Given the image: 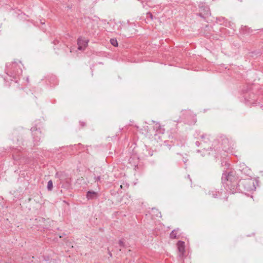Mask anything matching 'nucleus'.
<instances>
[{
  "label": "nucleus",
  "instance_id": "f257e3e1",
  "mask_svg": "<svg viewBox=\"0 0 263 263\" xmlns=\"http://www.w3.org/2000/svg\"><path fill=\"white\" fill-rule=\"evenodd\" d=\"M17 67V64L15 62L10 66L7 65L6 69L7 74L11 77H14L16 75L20 74L22 72V70L21 68L18 69Z\"/></svg>",
  "mask_w": 263,
  "mask_h": 263
},
{
  "label": "nucleus",
  "instance_id": "f03ea898",
  "mask_svg": "<svg viewBox=\"0 0 263 263\" xmlns=\"http://www.w3.org/2000/svg\"><path fill=\"white\" fill-rule=\"evenodd\" d=\"M178 256L180 258H182L184 256L185 253V243L182 241H179L177 243Z\"/></svg>",
  "mask_w": 263,
  "mask_h": 263
},
{
  "label": "nucleus",
  "instance_id": "7ed1b4c3",
  "mask_svg": "<svg viewBox=\"0 0 263 263\" xmlns=\"http://www.w3.org/2000/svg\"><path fill=\"white\" fill-rule=\"evenodd\" d=\"M88 43V40L82 37L79 38L78 40V49L80 50H84L87 46Z\"/></svg>",
  "mask_w": 263,
  "mask_h": 263
},
{
  "label": "nucleus",
  "instance_id": "20e7f679",
  "mask_svg": "<svg viewBox=\"0 0 263 263\" xmlns=\"http://www.w3.org/2000/svg\"><path fill=\"white\" fill-rule=\"evenodd\" d=\"M221 145L224 151H228L232 147V142H230L227 138H224L222 139Z\"/></svg>",
  "mask_w": 263,
  "mask_h": 263
},
{
  "label": "nucleus",
  "instance_id": "39448f33",
  "mask_svg": "<svg viewBox=\"0 0 263 263\" xmlns=\"http://www.w3.org/2000/svg\"><path fill=\"white\" fill-rule=\"evenodd\" d=\"M233 174L231 172L224 173L222 174L221 180L223 183H226V181H232L233 178Z\"/></svg>",
  "mask_w": 263,
  "mask_h": 263
},
{
  "label": "nucleus",
  "instance_id": "423d86ee",
  "mask_svg": "<svg viewBox=\"0 0 263 263\" xmlns=\"http://www.w3.org/2000/svg\"><path fill=\"white\" fill-rule=\"evenodd\" d=\"M31 130L32 132L34 131V133L33 134V139H34V141H39V139H40V136H39L38 138V136L41 135V132L40 130H38L37 129H34V128H32Z\"/></svg>",
  "mask_w": 263,
  "mask_h": 263
},
{
  "label": "nucleus",
  "instance_id": "0eeeda50",
  "mask_svg": "<svg viewBox=\"0 0 263 263\" xmlns=\"http://www.w3.org/2000/svg\"><path fill=\"white\" fill-rule=\"evenodd\" d=\"M86 196L88 199H92L97 198V193L94 191H88L87 193Z\"/></svg>",
  "mask_w": 263,
  "mask_h": 263
},
{
  "label": "nucleus",
  "instance_id": "6e6552de",
  "mask_svg": "<svg viewBox=\"0 0 263 263\" xmlns=\"http://www.w3.org/2000/svg\"><path fill=\"white\" fill-rule=\"evenodd\" d=\"M179 230L178 229L174 230L172 231V232L170 234V237L172 239H175L178 238L177 236V232Z\"/></svg>",
  "mask_w": 263,
  "mask_h": 263
},
{
  "label": "nucleus",
  "instance_id": "1a4fd4ad",
  "mask_svg": "<svg viewBox=\"0 0 263 263\" xmlns=\"http://www.w3.org/2000/svg\"><path fill=\"white\" fill-rule=\"evenodd\" d=\"M110 42L111 44L115 47H117L118 46V43L116 39H111L110 40Z\"/></svg>",
  "mask_w": 263,
  "mask_h": 263
},
{
  "label": "nucleus",
  "instance_id": "9d476101",
  "mask_svg": "<svg viewBox=\"0 0 263 263\" xmlns=\"http://www.w3.org/2000/svg\"><path fill=\"white\" fill-rule=\"evenodd\" d=\"M201 137L205 142H208V141L210 140L209 135H202Z\"/></svg>",
  "mask_w": 263,
  "mask_h": 263
},
{
  "label": "nucleus",
  "instance_id": "9b49d317",
  "mask_svg": "<svg viewBox=\"0 0 263 263\" xmlns=\"http://www.w3.org/2000/svg\"><path fill=\"white\" fill-rule=\"evenodd\" d=\"M53 187V183L51 180H49L47 183V189L48 190L51 191Z\"/></svg>",
  "mask_w": 263,
  "mask_h": 263
},
{
  "label": "nucleus",
  "instance_id": "f8f14e48",
  "mask_svg": "<svg viewBox=\"0 0 263 263\" xmlns=\"http://www.w3.org/2000/svg\"><path fill=\"white\" fill-rule=\"evenodd\" d=\"M247 189V191H252V190H254L255 189V187L253 185L252 187H245Z\"/></svg>",
  "mask_w": 263,
  "mask_h": 263
},
{
  "label": "nucleus",
  "instance_id": "ddd939ff",
  "mask_svg": "<svg viewBox=\"0 0 263 263\" xmlns=\"http://www.w3.org/2000/svg\"><path fill=\"white\" fill-rule=\"evenodd\" d=\"M253 184V182L251 180H249L246 182V184Z\"/></svg>",
  "mask_w": 263,
  "mask_h": 263
},
{
  "label": "nucleus",
  "instance_id": "4468645a",
  "mask_svg": "<svg viewBox=\"0 0 263 263\" xmlns=\"http://www.w3.org/2000/svg\"><path fill=\"white\" fill-rule=\"evenodd\" d=\"M95 180L96 181H99L100 180V176H97L96 177H95Z\"/></svg>",
  "mask_w": 263,
  "mask_h": 263
},
{
  "label": "nucleus",
  "instance_id": "2eb2a0df",
  "mask_svg": "<svg viewBox=\"0 0 263 263\" xmlns=\"http://www.w3.org/2000/svg\"><path fill=\"white\" fill-rule=\"evenodd\" d=\"M119 243H120V245L121 246H122V245H123V241H122V240H120V241H119Z\"/></svg>",
  "mask_w": 263,
  "mask_h": 263
},
{
  "label": "nucleus",
  "instance_id": "dca6fc26",
  "mask_svg": "<svg viewBox=\"0 0 263 263\" xmlns=\"http://www.w3.org/2000/svg\"><path fill=\"white\" fill-rule=\"evenodd\" d=\"M149 16H150L151 19H153V15L151 13H149Z\"/></svg>",
  "mask_w": 263,
  "mask_h": 263
}]
</instances>
